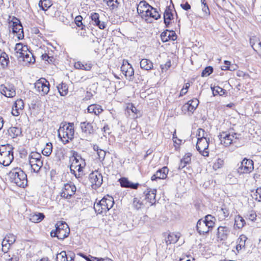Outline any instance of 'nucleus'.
<instances>
[{
  "label": "nucleus",
  "instance_id": "1",
  "mask_svg": "<svg viewBox=\"0 0 261 261\" xmlns=\"http://www.w3.org/2000/svg\"><path fill=\"white\" fill-rule=\"evenodd\" d=\"M17 61L22 66H28L35 61L32 53L29 50L28 46L23 45L20 43H17Z\"/></svg>",
  "mask_w": 261,
  "mask_h": 261
},
{
  "label": "nucleus",
  "instance_id": "2",
  "mask_svg": "<svg viewBox=\"0 0 261 261\" xmlns=\"http://www.w3.org/2000/svg\"><path fill=\"white\" fill-rule=\"evenodd\" d=\"M58 136L62 142L66 144L74 138V129L73 123H62L58 130Z\"/></svg>",
  "mask_w": 261,
  "mask_h": 261
},
{
  "label": "nucleus",
  "instance_id": "3",
  "mask_svg": "<svg viewBox=\"0 0 261 261\" xmlns=\"http://www.w3.org/2000/svg\"><path fill=\"white\" fill-rule=\"evenodd\" d=\"M114 204L113 198L108 195L103 197L98 202H95L94 209L97 214H105L113 206Z\"/></svg>",
  "mask_w": 261,
  "mask_h": 261
},
{
  "label": "nucleus",
  "instance_id": "4",
  "mask_svg": "<svg viewBox=\"0 0 261 261\" xmlns=\"http://www.w3.org/2000/svg\"><path fill=\"white\" fill-rule=\"evenodd\" d=\"M55 227L56 229L50 232V236L52 237H57L58 239L62 240L68 236L70 229L65 222L58 221Z\"/></svg>",
  "mask_w": 261,
  "mask_h": 261
},
{
  "label": "nucleus",
  "instance_id": "5",
  "mask_svg": "<svg viewBox=\"0 0 261 261\" xmlns=\"http://www.w3.org/2000/svg\"><path fill=\"white\" fill-rule=\"evenodd\" d=\"M221 143L225 146H229L232 144L237 143L241 137V134L238 133L230 134L223 132L218 136Z\"/></svg>",
  "mask_w": 261,
  "mask_h": 261
},
{
  "label": "nucleus",
  "instance_id": "6",
  "mask_svg": "<svg viewBox=\"0 0 261 261\" xmlns=\"http://www.w3.org/2000/svg\"><path fill=\"white\" fill-rule=\"evenodd\" d=\"M34 88L37 92L41 96L47 95L50 90V84L45 78L41 77L34 83Z\"/></svg>",
  "mask_w": 261,
  "mask_h": 261
},
{
  "label": "nucleus",
  "instance_id": "7",
  "mask_svg": "<svg viewBox=\"0 0 261 261\" xmlns=\"http://www.w3.org/2000/svg\"><path fill=\"white\" fill-rule=\"evenodd\" d=\"M253 169L252 160L244 158L238 169V172L240 174L249 173L253 170Z\"/></svg>",
  "mask_w": 261,
  "mask_h": 261
},
{
  "label": "nucleus",
  "instance_id": "8",
  "mask_svg": "<svg viewBox=\"0 0 261 261\" xmlns=\"http://www.w3.org/2000/svg\"><path fill=\"white\" fill-rule=\"evenodd\" d=\"M208 145L209 138H200L197 139L196 147L201 155L204 156H208L209 155Z\"/></svg>",
  "mask_w": 261,
  "mask_h": 261
},
{
  "label": "nucleus",
  "instance_id": "9",
  "mask_svg": "<svg viewBox=\"0 0 261 261\" xmlns=\"http://www.w3.org/2000/svg\"><path fill=\"white\" fill-rule=\"evenodd\" d=\"M76 190V188L74 185L66 184L64 185L61 193V196L66 199H69L74 195Z\"/></svg>",
  "mask_w": 261,
  "mask_h": 261
},
{
  "label": "nucleus",
  "instance_id": "10",
  "mask_svg": "<svg viewBox=\"0 0 261 261\" xmlns=\"http://www.w3.org/2000/svg\"><path fill=\"white\" fill-rule=\"evenodd\" d=\"M89 180L93 186L95 188L99 187L102 183V176L101 173L97 171L92 172L89 175Z\"/></svg>",
  "mask_w": 261,
  "mask_h": 261
},
{
  "label": "nucleus",
  "instance_id": "11",
  "mask_svg": "<svg viewBox=\"0 0 261 261\" xmlns=\"http://www.w3.org/2000/svg\"><path fill=\"white\" fill-rule=\"evenodd\" d=\"M73 157V160L70 168H74V169H76L77 171H80V170L83 169L86 166L85 160H83L81 156L78 155L77 153H76L75 155L74 153Z\"/></svg>",
  "mask_w": 261,
  "mask_h": 261
},
{
  "label": "nucleus",
  "instance_id": "12",
  "mask_svg": "<svg viewBox=\"0 0 261 261\" xmlns=\"http://www.w3.org/2000/svg\"><path fill=\"white\" fill-rule=\"evenodd\" d=\"M80 127L83 135L86 137L90 136L95 133V130L92 123L89 122L85 121L81 122Z\"/></svg>",
  "mask_w": 261,
  "mask_h": 261
},
{
  "label": "nucleus",
  "instance_id": "13",
  "mask_svg": "<svg viewBox=\"0 0 261 261\" xmlns=\"http://www.w3.org/2000/svg\"><path fill=\"white\" fill-rule=\"evenodd\" d=\"M198 104L199 100L197 98L191 99L187 103L183 105L182 111L185 113L189 112L193 113L198 107Z\"/></svg>",
  "mask_w": 261,
  "mask_h": 261
},
{
  "label": "nucleus",
  "instance_id": "14",
  "mask_svg": "<svg viewBox=\"0 0 261 261\" xmlns=\"http://www.w3.org/2000/svg\"><path fill=\"white\" fill-rule=\"evenodd\" d=\"M27 185V174L20 168H17V186L24 188Z\"/></svg>",
  "mask_w": 261,
  "mask_h": 261
},
{
  "label": "nucleus",
  "instance_id": "15",
  "mask_svg": "<svg viewBox=\"0 0 261 261\" xmlns=\"http://www.w3.org/2000/svg\"><path fill=\"white\" fill-rule=\"evenodd\" d=\"M156 193V189H147L144 192V194L145 195V199L151 204V205H153L155 203Z\"/></svg>",
  "mask_w": 261,
  "mask_h": 261
},
{
  "label": "nucleus",
  "instance_id": "16",
  "mask_svg": "<svg viewBox=\"0 0 261 261\" xmlns=\"http://www.w3.org/2000/svg\"><path fill=\"white\" fill-rule=\"evenodd\" d=\"M161 39L163 42H167L169 40L174 41L177 39V35L174 31L166 30L161 34Z\"/></svg>",
  "mask_w": 261,
  "mask_h": 261
},
{
  "label": "nucleus",
  "instance_id": "17",
  "mask_svg": "<svg viewBox=\"0 0 261 261\" xmlns=\"http://www.w3.org/2000/svg\"><path fill=\"white\" fill-rule=\"evenodd\" d=\"M168 172V169L166 167H164L159 170H158L156 173L153 174L151 177V180H156V179H165L167 176V173Z\"/></svg>",
  "mask_w": 261,
  "mask_h": 261
},
{
  "label": "nucleus",
  "instance_id": "18",
  "mask_svg": "<svg viewBox=\"0 0 261 261\" xmlns=\"http://www.w3.org/2000/svg\"><path fill=\"white\" fill-rule=\"evenodd\" d=\"M121 187L130 188L132 189H137L139 184L138 183H133L129 181L126 177H121L119 179Z\"/></svg>",
  "mask_w": 261,
  "mask_h": 261
},
{
  "label": "nucleus",
  "instance_id": "19",
  "mask_svg": "<svg viewBox=\"0 0 261 261\" xmlns=\"http://www.w3.org/2000/svg\"><path fill=\"white\" fill-rule=\"evenodd\" d=\"M172 11L170 6H167L165 9L164 13V21L166 27H169L170 21L173 18Z\"/></svg>",
  "mask_w": 261,
  "mask_h": 261
},
{
  "label": "nucleus",
  "instance_id": "20",
  "mask_svg": "<svg viewBox=\"0 0 261 261\" xmlns=\"http://www.w3.org/2000/svg\"><path fill=\"white\" fill-rule=\"evenodd\" d=\"M149 8H151V6H150L147 3L144 1H141L138 5L137 12L142 18H144L145 15H144L145 13L148 11Z\"/></svg>",
  "mask_w": 261,
  "mask_h": 261
},
{
  "label": "nucleus",
  "instance_id": "21",
  "mask_svg": "<svg viewBox=\"0 0 261 261\" xmlns=\"http://www.w3.org/2000/svg\"><path fill=\"white\" fill-rule=\"evenodd\" d=\"M217 237L221 241L227 239L229 233V228L226 226H219L217 229Z\"/></svg>",
  "mask_w": 261,
  "mask_h": 261
},
{
  "label": "nucleus",
  "instance_id": "22",
  "mask_svg": "<svg viewBox=\"0 0 261 261\" xmlns=\"http://www.w3.org/2000/svg\"><path fill=\"white\" fill-rule=\"evenodd\" d=\"M206 223L202 219L198 221L196 225L197 230L200 234H204L209 232V229L206 226Z\"/></svg>",
  "mask_w": 261,
  "mask_h": 261
},
{
  "label": "nucleus",
  "instance_id": "23",
  "mask_svg": "<svg viewBox=\"0 0 261 261\" xmlns=\"http://www.w3.org/2000/svg\"><path fill=\"white\" fill-rule=\"evenodd\" d=\"M13 152L10 151V153H7L5 155H2L0 156V163L5 166H9L13 160Z\"/></svg>",
  "mask_w": 261,
  "mask_h": 261
},
{
  "label": "nucleus",
  "instance_id": "24",
  "mask_svg": "<svg viewBox=\"0 0 261 261\" xmlns=\"http://www.w3.org/2000/svg\"><path fill=\"white\" fill-rule=\"evenodd\" d=\"M8 22L10 33H12L14 35L16 33V18L15 16L12 17L11 16H9Z\"/></svg>",
  "mask_w": 261,
  "mask_h": 261
},
{
  "label": "nucleus",
  "instance_id": "25",
  "mask_svg": "<svg viewBox=\"0 0 261 261\" xmlns=\"http://www.w3.org/2000/svg\"><path fill=\"white\" fill-rule=\"evenodd\" d=\"M92 67V64L90 62L83 63L82 62L78 61L74 63V67L77 69L90 71Z\"/></svg>",
  "mask_w": 261,
  "mask_h": 261
},
{
  "label": "nucleus",
  "instance_id": "26",
  "mask_svg": "<svg viewBox=\"0 0 261 261\" xmlns=\"http://www.w3.org/2000/svg\"><path fill=\"white\" fill-rule=\"evenodd\" d=\"M145 16L143 18L146 19L147 17H150L154 18L155 20L158 19L160 18L161 15L157 11L156 9L153 8L151 6V8H149V9L146 13H145Z\"/></svg>",
  "mask_w": 261,
  "mask_h": 261
},
{
  "label": "nucleus",
  "instance_id": "27",
  "mask_svg": "<svg viewBox=\"0 0 261 261\" xmlns=\"http://www.w3.org/2000/svg\"><path fill=\"white\" fill-rule=\"evenodd\" d=\"M250 44L254 50L257 51L261 50V42L256 37L253 36L250 38Z\"/></svg>",
  "mask_w": 261,
  "mask_h": 261
},
{
  "label": "nucleus",
  "instance_id": "28",
  "mask_svg": "<svg viewBox=\"0 0 261 261\" xmlns=\"http://www.w3.org/2000/svg\"><path fill=\"white\" fill-rule=\"evenodd\" d=\"M87 111L89 113H94L96 115H98L103 111V109L101 106L96 104H93L90 105L88 107Z\"/></svg>",
  "mask_w": 261,
  "mask_h": 261
},
{
  "label": "nucleus",
  "instance_id": "29",
  "mask_svg": "<svg viewBox=\"0 0 261 261\" xmlns=\"http://www.w3.org/2000/svg\"><path fill=\"white\" fill-rule=\"evenodd\" d=\"M0 90L1 93L7 97H12L15 96L16 92L14 88L9 89L2 85Z\"/></svg>",
  "mask_w": 261,
  "mask_h": 261
},
{
  "label": "nucleus",
  "instance_id": "30",
  "mask_svg": "<svg viewBox=\"0 0 261 261\" xmlns=\"http://www.w3.org/2000/svg\"><path fill=\"white\" fill-rule=\"evenodd\" d=\"M44 217V215L43 213H33L30 214L29 219L32 222L39 223L43 220Z\"/></svg>",
  "mask_w": 261,
  "mask_h": 261
},
{
  "label": "nucleus",
  "instance_id": "31",
  "mask_svg": "<svg viewBox=\"0 0 261 261\" xmlns=\"http://www.w3.org/2000/svg\"><path fill=\"white\" fill-rule=\"evenodd\" d=\"M140 67L142 69L149 70L153 68V63L147 59H143L140 61Z\"/></svg>",
  "mask_w": 261,
  "mask_h": 261
},
{
  "label": "nucleus",
  "instance_id": "32",
  "mask_svg": "<svg viewBox=\"0 0 261 261\" xmlns=\"http://www.w3.org/2000/svg\"><path fill=\"white\" fill-rule=\"evenodd\" d=\"M29 164L31 165L32 169L33 170V171L34 172L38 173L43 166V161H39V162H38L35 161V160H33L29 161Z\"/></svg>",
  "mask_w": 261,
  "mask_h": 261
},
{
  "label": "nucleus",
  "instance_id": "33",
  "mask_svg": "<svg viewBox=\"0 0 261 261\" xmlns=\"http://www.w3.org/2000/svg\"><path fill=\"white\" fill-rule=\"evenodd\" d=\"M179 238V237L177 234H175L173 233H169L168 234L167 237L165 238V241L167 245H168L169 244L176 243L178 240Z\"/></svg>",
  "mask_w": 261,
  "mask_h": 261
},
{
  "label": "nucleus",
  "instance_id": "34",
  "mask_svg": "<svg viewBox=\"0 0 261 261\" xmlns=\"http://www.w3.org/2000/svg\"><path fill=\"white\" fill-rule=\"evenodd\" d=\"M215 220V218L211 215L205 216L203 220L206 223V226L209 230L214 227Z\"/></svg>",
  "mask_w": 261,
  "mask_h": 261
},
{
  "label": "nucleus",
  "instance_id": "35",
  "mask_svg": "<svg viewBox=\"0 0 261 261\" xmlns=\"http://www.w3.org/2000/svg\"><path fill=\"white\" fill-rule=\"evenodd\" d=\"M246 224L245 220L240 215L236 216L234 218V226L238 229L242 228Z\"/></svg>",
  "mask_w": 261,
  "mask_h": 261
},
{
  "label": "nucleus",
  "instance_id": "36",
  "mask_svg": "<svg viewBox=\"0 0 261 261\" xmlns=\"http://www.w3.org/2000/svg\"><path fill=\"white\" fill-rule=\"evenodd\" d=\"M60 94L62 96H66L68 92V88L66 84L62 83L57 86Z\"/></svg>",
  "mask_w": 261,
  "mask_h": 261
},
{
  "label": "nucleus",
  "instance_id": "37",
  "mask_svg": "<svg viewBox=\"0 0 261 261\" xmlns=\"http://www.w3.org/2000/svg\"><path fill=\"white\" fill-rule=\"evenodd\" d=\"M13 148L7 144V145H2L0 146V156L2 155H6L7 153L9 154L10 151L13 150Z\"/></svg>",
  "mask_w": 261,
  "mask_h": 261
},
{
  "label": "nucleus",
  "instance_id": "38",
  "mask_svg": "<svg viewBox=\"0 0 261 261\" xmlns=\"http://www.w3.org/2000/svg\"><path fill=\"white\" fill-rule=\"evenodd\" d=\"M52 5L50 0H40L39 3V7L43 11L47 10Z\"/></svg>",
  "mask_w": 261,
  "mask_h": 261
},
{
  "label": "nucleus",
  "instance_id": "39",
  "mask_svg": "<svg viewBox=\"0 0 261 261\" xmlns=\"http://www.w3.org/2000/svg\"><path fill=\"white\" fill-rule=\"evenodd\" d=\"M53 151V145L50 142L47 143L45 147L42 150V153L46 156H49Z\"/></svg>",
  "mask_w": 261,
  "mask_h": 261
},
{
  "label": "nucleus",
  "instance_id": "40",
  "mask_svg": "<svg viewBox=\"0 0 261 261\" xmlns=\"http://www.w3.org/2000/svg\"><path fill=\"white\" fill-rule=\"evenodd\" d=\"M8 177L10 182L14 185L16 184V168H13L8 174Z\"/></svg>",
  "mask_w": 261,
  "mask_h": 261
},
{
  "label": "nucleus",
  "instance_id": "41",
  "mask_svg": "<svg viewBox=\"0 0 261 261\" xmlns=\"http://www.w3.org/2000/svg\"><path fill=\"white\" fill-rule=\"evenodd\" d=\"M55 160L60 161L64 159V154L63 150L61 148L56 149L54 152Z\"/></svg>",
  "mask_w": 261,
  "mask_h": 261
},
{
  "label": "nucleus",
  "instance_id": "42",
  "mask_svg": "<svg viewBox=\"0 0 261 261\" xmlns=\"http://www.w3.org/2000/svg\"><path fill=\"white\" fill-rule=\"evenodd\" d=\"M24 37V34L23 28L21 22L17 19V39L19 40L23 39Z\"/></svg>",
  "mask_w": 261,
  "mask_h": 261
},
{
  "label": "nucleus",
  "instance_id": "43",
  "mask_svg": "<svg viewBox=\"0 0 261 261\" xmlns=\"http://www.w3.org/2000/svg\"><path fill=\"white\" fill-rule=\"evenodd\" d=\"M68 258H69V257L65 251H62L57 254V261H68Z\"/></svg>",
  "mask_w": 261,
  "mask_h": 261
},
{
  "label": "nucleus",
  "instance_id": "44",
  "mask_svg": "<svg viewBox=\"0 0 261 261\" xmlns=\"http://www.w3.org/2000/svg\"><path fill=\"white\" fill-rule=\"evenodd\" d=\"M211 88L213 91V94L214 96L218 94L223 95L225 94V90L219 86H216L213 88L211 87Z\"/></svg>",
  "mask_w": 261,
  "mask_h": 261
},
{
  "label": "nucleus",
  "instance_id": "45",
  "mask_svg": "<svg viewBox=\"0 0 261 261\" xmlns=\"http://www.w3.org/2000/svg\"><path fill=\"white\" fill-rule=\"evenodd\" d=\"M41 155L37 152H32L29 155V161L35 160V161H42Z\"/></svg>",
  "mask_w": 261,
  "mask_h": 261
},
{
  "label": "nucleus",
  "instance_id": "46",
  "mask_svg": "<svg viewBox=\"0 0 261 261\" xmlns=\"http://www.w3.org/2000/svg\"><path fill=\"white\" fill-rule=\"evenodd\" d=\"M9 62V58L8 55L5 53L3 54V56L1 58L0 63L1 65L5 67L7 66Z\"/></svg>",
  "mask_w": 261,
  "mask_h": 261
},
{
  "label": "nucleus",
  "instance_id": "47",
  "mask_svg": "<svg viewBox=\"0 0 261 261\" xmlns=\"http://www.w3.org/2000/svg\"><path fill=\"white\" fill-rule=\"evenodd\" d=\"M213 71V68L212 66H207L204 68L201 73V76L206 77L210 75Z\"/></svg>",
  "mask_w": 261,
  "mask_h": 261
},
{
  "label": "nucleus",
  "instance_id": "48",
  "mask_svg": "<svg viewBox=\"0 0 261 261\" xmlns=\"http://www.w3.org/2000/svg\"><path fill=\"white\" fill-rule=\"evenodd\" d=\"M133 205L136 209L139 210L142 207L143 202L138 198L136 197L134 198Z\"/></svg>",
  "mask_w": 261,
  "mask_h": 261
},
{
  "label": "nucleus",
  "instance_id": "49",
  "mask_svg": "<svg viewBox=\"0 0 261 261\" xmlns=\"http://www.w3.org/2000/svg\"><path fill=\"white\" fill-rule=\"evenodd\" d=\"M223 165H224L223 160L219 158L214 163V164L213 165V168L215 170H217V169L222 167Z\"/></svg>",
  "mask_w": 261,
  "mask_h": 261
},
{
  "label": "nucleus",
  "instance_id": "50",
  "mask_svg": "<svg viewBox=\"0 0 261 261\" xmlns=\"http://www.w3.org/2000/svg\"><path fill=\"white\" fill-rule=\"evenodd\" d=\"M82 20L83 17L81 15H78L75 17L74 21L77 27H82V30H84L85 26L83 24Z\"/></svg>",
  "mask_w": 261,
  "mask_h": 261
},
{
  "label": "nucleus",
  "instance_id": "51",
  "mask_svg": "<svg viewBox=\"0 0 261 261\" xmlns=\"http://www.w3.org/2000/svg\"><path fill=\"white\" fill-rule=\"evenodd\" d=\"M134 74V70L132 66L128 68L127 70H126L124 75L125 77L128 79L129 80L133 79V76Z\"/></svg>",
  "mask_w": 261,
  "mask_h": 261
},
{
  "label": "nucleus",
  "instance_id": "52",
  "mask_svg": "<svg viewBox=\"0 0 261 261\" xmlns=\"http://www.w3.org/2000/svg\"><path fill=\"white\" fill-rule=\"evenodd\" d=\"M253 198L259 202H261V188H257L255 193L253 194Z\"/></svg>",
  "mask_w": 261,
  "mask_h": 261
},
{
  "label": "nucleus",
  "instance_id": "53",
  "mask_svg": "<svg viewBox=\"0 0 261 261\" xmlns=\"http://www.w3.org/2000/svg\"><path fill=\"white\" fill-rule=\"evenodd\" d=\"M107 5L110 7L112 9H114L117 7L116 3H117V0H104Z\"/></svg>",
  "mask_w": 261,
  "mask_h": 261
},
{
  "label": "nucleus",
  "instance_id": "54",
  "mask_svg": "<svg viewBox=\"0 0 261 261\" xmlns=\"http://www.w3.org/2000/svg\"><path fill=\"white\" fill-rule=\"evenodd\" d=\"M219 215L222 216V219H225L229 216V211L226 208H222L219 211Z\"/></svg>",
  "mask_w": 261,
  "mask_h": 261
},
{
  "label": "nucleus",
  "instance_id": "55",
  "mask_svg": "<svg viewBox=\"0 0 261 261\" xmlns=\"http://www.w3.org/2000/svg\"><path fill=\"white\" fill-rule=\"evenodd\" d=\"M247 240V238L244 234L241 235L237 240V243L240 244L242 246H245L246 241Z\"/></svg>",
  "mask_w": 261,
  "mask_h": 261
},
{
  "label": "nucleus",
  "instance_id": "56",
  "mask_svg": "<svg viewBox=\"0 0 261 261\" xmlns=\"http://www.w3.org/2000/svg\"><path fill=\"white\" fill-rule=\"evenodd\" d=\"M247 218L252 221H254L256 218V213L253 211L249 212L247 215Z\"/></svg>",
  "mask_w": 261,
  "mask_h": 261
},
{
  "label": "nucleus",
  "instance_id": "57",
  "mask_svg": "<svg viewBox=\"0 0 261 261\" xmlns=\"http://www.w3.org/2000/svg\"><path fill=\"white\" fill-rule=\"evenodd\" d=\"M202 10L203 12V17H206L210 15V11L207 4H204V6H202Z\"/></svg>",
  "mask_w": 261,
  "mask_h": 261
},
{
  "label": "nucleus",
  "instance_id": "58",
  "mask_svg": "<svg viewBox=\"0 0 261 261\" xmlns=\"http://www.w3.org/2000/svg\"><path fill=\"white\" fill-rule=\"evenodd\" d=\"M196 136L198 137V139H200V138H207L206 137H205L204 130L202 128L198 129Z\"/></svg>",
  "mask_w": 261,
  "mask_h": 261
},
{
  "label": "nucleus",
  "instance_id": "59",
  "mask_svg": "<svg viewBox=\"0 0 261 261\" xmlns=\"http://www.w3.org/2000/svg\"><path fill=\"white\" fill-rule=\"evenodd\" d=\"M101 130L103 132L104 137H106L107 135H110L111 133L110 128L108 124H105Z\"/></svg>",
  "mask_w": 261,
  "mask_h": 261
},
{
  "label": "nucleus",
  "instance_id": "60",
  "mask_svg": "<svg viewBox=\"0 0 261 261\" xmlns=\"http://www.w3.org/2000/svg\"><path fill=\"white\" fill-rule=\"evenodd\" d=\"M126 111L128 113H129V111H130L132 113L136 114L137 113V109L133 104H129L126 108Z\"/></svg>",
  "mask_w": 261,
  "mask_h": 261
},
{
  "label": "nucleus",
  "instance_id": "61",
  "mask_svg": "<svg viewBox=\"0 0 261 261\" xmlns=\"http://www.w3.org/2000/svg\"><path fill=\"white\" fill-rule=\"evenodd\" d=\"M192 154L190 153H186L181 160H182V162H184L185 163H187L189 164L191 162V157Z\"/></svg>",
  "mask_w": 261,
  "mask_h": 261
},
{
  "label": "nucleus",
  "instance_id": "62",
  "mask_svg": "<svg viewBox=\"0 0 261 261\" xmlns=\"http://www.w3.org/2000/svg\"><path fill=\"white\" fill-rule=\"evenodd\" d=\"M91 18L93 23H94L96 22H98V20H99V15L98 13H94L91 14Z\"/></svg>",
  "mask_w": 261,
  "mask_h": 261
},
{
  "label": "nucleus",
  "instance_id": "63",
  "mask_svg": "<svg viewBox=\"0 0 261 261\" xmlns=\"http://www.w3.org/2000/svg\"><path fill=\"white\" fill-rule=\"evenodd\" d=\"M94 25L97 26L100 29H104L106 28V24L104 22H101L99 20L98 22H96L93 23Z\"/></svg>",
  "mask_w": 261,
  "mask_h": 261
},
{
  "label": "nucleus",
  "instance_id": "64",
  "mask_svg": "<svg viewBox=\"0 0 261 261\" xmlns=\"http://www.w3.org/2000/svg\"><path fill=\"white\" fill-rule=\"evenodd\" d=\"M97 155L98 156V158H99V160H103L105 158L106 152L105 151H104L103 150L101 149V150H99L98 151V152H97Z\"/></svg>",
  "mask_w": 261,
  "mask_h": 261
}]
</instances>
